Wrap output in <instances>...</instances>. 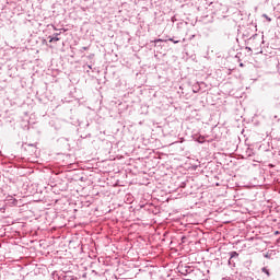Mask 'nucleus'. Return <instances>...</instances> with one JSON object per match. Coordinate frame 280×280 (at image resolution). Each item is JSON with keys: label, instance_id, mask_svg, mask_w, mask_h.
Wrapping results in <instances>:
<instances>
[{"label": "nucleus", "instance_id": "obj_12", "mask_svg": "<svg viewBox=\"0 0 280 280\" xmlns=\"http://www.w3.org/2000/svg\"><path fill=\"white\" fill-rule=\"evenodd\" d=\"M240 67H244V63H240Z\"/></svg>", "mask_w": 280, "mask_h": 280}, {"label": "nucleus", "instance_id": "obj_6", "mask_svg": "<svg viewBox=\"0 0 280 280\" xmlns=\"http://www.w3.org/2000/svg\"><path fill=\"white\" fill-rule=\"evenodd\" d=\"M168 40L171 43H174V45H178V43H180V40H175L174 38H168Z\"/></svg>", "mask_w": 280, "mask_h": 280}, {"label": "nucleus", "instance_id": "obj_8", "mask_svg": "<svg viewBox=\"0 0 280 280\" xmlns=\"http://www.w3.org/2000/svg\"><path fill=\"white\" fill-rule=\"evenodd\" d=\"M165 40L159 38V39H155L154 43H164Z\"/></svg>", "mask_w": 280, "mask_h": 280}, {"label": "nucleus", "instance_id": "obj_10", "mask_svg": "<svg viewBox=\"0 0 280 280\" xmlns=\"http://www.w3.org/2000/svg\"><path fill=\"white\" fill-rule=\"evenodd\" d=\"M275 235H279V231H276V232H275Z\"/></svg>", "mask_w": 280, "mask_h": 280}, {"label": "nucleus", "instance_id": "obj_1", "mask_svg": "<svg viewBox=\"0 0 280 280\" xmlns=\"http://www.w3.org/2000/svg\"><path fill=\"white\" fill-rule=\"evenodd\" d=\"M240 257V254L237 252H231L230 253V259H229V265L231 266L232 260Z\"/></svg>", "mask_w": 280, "mask_h": 280}, {"label": "nucleus", "instance_id": "obj_9", "mask_svg": "<svg viewBox=\"0 0 280 280\" xmlns=\"http://www.w3.org/2000/svg\"><path fill=\"white\" fill-rule=\"evenodd\" d=\"M82 50L86 51V50H89V47L84 46V47H82Z\"/></svg>", "mask_w": 280, "mask_h": 280}, {"label": "nucleus", "instance_id": "obj_3", "mask_svg": "<svg viewBox=\"0 0 280 280\" xmlns=\"http://www.w3.org/2000/svg\"><path fill=\"white\" fill-rule=\"evenodd\" d=\"M196 141H197L198 143H205L206 138H205V136H199V137L196 139Z\"/></svg>", "mask_w": 280, "mask_h": 280}, {"label": "nucleus", "instance_id": "obj_5", "mask_svg": "<svg viewBox=\"0 0 280 280\" xmlns=\"http://www.w3.org/2000/svg\"><path fill=\"white\" fill-rule=\"evenodd\" d=\"M264 19H266V21H268V23H270L272 21V19L270 16H268L267 14H262Z\"/></svg>", "mask_w": 280, "mask_h": 280}, {"label": "nucleus", "instance_id": "obj_14", "mask_svg": "<svg viewBox=\"0 0 280 280\" xmlns=\"http://www.w3.org/2000/svg\"><path fill=\"white\" fill-rule=\"evenodd\" d=\"M189 272L187 269H186V273Z\"/></svg>", "mask_w": 280, "mask_h": 280}, {"label": "nucleus", "instance_id": "obj_11", "mask_svg": "<svg viewBox=\"0 0 280 280\" xmlns=\"http://www.w3.org/2000/svg\"><path fill=\"white\" fill-rule=\"evenodd\" d=\"M70 280H79L78 278H71Z\"/></svg>", "mask_w": 280, "mask_h": 280}, {"label": "nucleus", "instance_id": "obj_13", "mask_svg": "<svg viewBox=\"0 0 280 280\" xmlns=\"http://www.w3.org/2000/svg\"><path fill=\"white\" fill-rule=\"evenodd\" d=\"M54 30L56 31V30H58V28H56V26H54Z\"/></svg>", "mask_w": 280, "mask_h": 280}, {"label": "nucleus", "instance_id": "obj_2", "mask_svg": "<svg viewBox=\"0 0 280 280\" xmlns=\"http://www.w3.org/2000/svg\"><path fill=\"white\" fill-rule=\"evenodd\" d=\"M59 36H60V33H55L54 37L49 36L50 38L49 43H58V40H60Z\"/></svg>", "mask_w": 280, "mask_h": 280}, {"label": "nucleus", "instance_id": "obj_7", "mask_svg": "<svg viewBox=\"0 0 280 280\" xmlns=\"http://www.w3.org/2000/svg\"><path fill=\"white\" fill-rule=\"evenodd\" d=\"M198 91H200V88L195 86L194 90H192V93H198Z\"/></svg>", "mask_w": 280, "mask_h": 280}, {"label": "nucleus", "instance_id": "obj_4", "mask_svg": "<svg viewBox=\"0 0 280 280\" xmlns=\"http://www.w3.org/2000/svg\"><path fill=\"white\" fill-rule=\"evenodd\" d=\"M261 272H264L265 275H267V277H270V270L267 267H262L261 268Z\"/></svg>", "mask_w": 280, "mask_h": 280}]
</instances>
